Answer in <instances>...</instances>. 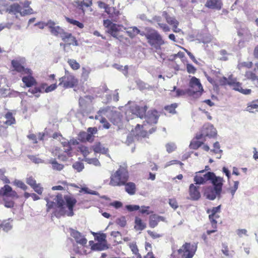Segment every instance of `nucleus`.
<instances>
[{"mask_svg": "<svg viewBox=\"0 0 258 258\" xmlns=\"http://www.w3.org/2000/svg\"><path fill=\"white\" fill-rule=\"evenodd\" d=\"M147 233L153 239L158 238L162 236L161 234L157 233L151 230H148Z\"/></svg>", "mask_w": 258, "mask_h": 258, "instance_id": "0e129e2a", "label": "nucleus"}, {"mask_svg": "<svg viewBox=\"0 0 258 258\" xmlns=\"http://www.w3.org/2000/svg\"><path fill=\"white\" fill-rule=\"evenodd\" d=\"M109 205L114 207L116 209H119L122 207V204L121 202L119 201H115L113 202L110 203Z\"/></svg>", "mask_w": 258, "mask_h": 258, "instance_id": "774afa93", "label": "nucleus"}, {"mask_svg": "<svg viewBox=\"0 0 258 258\" xmlns=\"http://www.w3.org/2000/svg\"><path fill=\"white\" fill-rule=\"evenodd\" d=\"M146 32H143L141 35L145 36L148 40V42L154 48L158 49L163 43L161 35L158 32L150 28H146Z\"/></svg>", "mask_w": 258, "mask_h": 258, "instance_id": "39448f33", "label": "nucleus"}, {"mask_svg": "<svg viewBox=\"0 0 258 258\" xmlns=\"http://www.w3.org/2000/svg\"><path fill=\"white\" fill-rule=\"evenodd\" d=\"M12 226L9 222H3L0 225V230L2 229L4 231H8L11 229Z\"/></svg>", "mask_w": 258, "mask_h": 258, "instance_id": "8fccbe9b", "label": "nucleus"}, {"mask_svg": "<svg viewBox=\"0 0 258 258\" xmlns=\"http://www.w3.org/2000/svg\"><path fill=\"white\" fill-rule=\"evenodd\" d=\"M238 35L239 36L243 37L245 40L250 37L249 31L246 29H242L238 31Z\"/></svg>", "mask_w": 258, "mask_h": 258, "instance_id": "c03bdc74", "label": "nucleus"}, {"mask_svg": "<svg viewBox=\"0 0 258 258\" xmlns=\"http://www.w3.org/2000/svg\"><path fill=\"white\" fill-rule=\"evenodd\" d=\"M221 192H218L216 188L212 187H208L206 188L204 195L210 200H214L217 196H219Z\"/></svg>", "mask_w": 258, "mask_h": 258, "instance_id": "b1692460", "label": "nucleus"}, {"mask_svg": "<svg viewBox=\"0 0 258 258\" xmlns=\"http://www.w3.org/2000/svg\"><path fill=\"white\" fill-rule=\"evenodd\" d=\"M32 72L31 70L30 74H25V75H27V76H24L22 78V80L23 82L27 87H31L36 84V81L32 77Z\"/></svg>", "mask_w": 258, "mask_h": 258, "instance_id": "a878e982", "label": "nucleus"}, {"mask_svg": "<svg viewBox=\"0 0 258 258\" xmlns=\"http://www.w3.org/2000/svg\"><path fill=\"white\" fill-rule=\"evenodd\" d=\"M97 114L95 115V118L99 120L100 122L103 124L104 128H109L110 125L106 119L102 117L103 115L107 117L115 125H118L120 122V113L114 107L101 108Z\"/></svg>", "mask_w": 258, "mask_h": 258, "instance_id": "f03ea898", "label": "nucleus"}, {"mask_svg": "<svg viewBox=\"0 0 258 258\" xmlns=\"http://www.w3.org/2000/svg\"><path fill=\"white\" fill-rule=\"evenodd\" d=\"M217 135V133L215 131L211 132L210 133H205L203 131L197 133L195 137L191 141L189 144V148L193 150H197L208 139H216Z\"/></svg>", "mask_w": 258, "mask_h": 258, "instance_id": "20e7f679", "label": "nucleus"}, {"mask_svg": "<svg viewBox=\"0 0 258 258\" xmlns=\"http://www.w3.org/2000/svg\"><path fill=\"white\" fill-rule=\"evenodd\" d=\"M187 71L189 74H195L196 71V69L194 66L191 64H187L186 66Z\"/></svg>", "mask_w": 258, "mask_h": 258, "instance_id": "69168bd1", "label": "nucleus"}, {"mask_svg": "<svg viewBox=\"0 0 258 258\" xmlns=\"http://www.w3.org/2000/svg\"><path fill=\"white\" fill-rule=\"evenodd\" d=\"M124 29L126 30V33L131 38H134L138 34H140L142 33L143 32L141 31L137 27H131L128 28H126L125 27L123 28Z\"/></svg>", "mask_w": 258, "mask_h": 258, "instance_id": "7c9ffc66", "label": "nucleus"}, {"mask_svg": "<svg viewBox=\"0 0 258 258\" xmlns=\"http://www.w3.org/2000/svg\"><path fill=\"white\" fill-rule=\"evenodd\" d=\"M189 195L191 200H198L201 197L199 186H196L192 183L190 184L189 186Z\"/></svg>", "mask_w": 258, "mask_h": 258, "instance_id": "aec40b11", "label": "nucleus"}, {"mask_svg": "<svg viewBox=\"0 0 258 258\" xmlns=\"http://www.w3.org/2000/svg\"><path fill=\"white\" fill-rule=\"evenodd\" d=\"M80 192H84L85 194H90L92 195H97V191L89 189L88 187H84L81 188Z\"/></svg>", "mask_w": 258, "mask_h": 258, "instance_id": "6e6d98bb", "label": "nucleus"}, {"mask_svg": "<svg viewBox=\"0 0 258 258\" xmlns=\"http://www.w3.org/2000/svg\"><path fill=\"white\" fill-rule=\"evenodd\" d=\"M215 154H221L222 150L220 149V146L218 142H216L214 143V149L211 150Z\"/></svg>", "mask_w": 258, "mask_h": 258, "instance_id": "5fc2aeb1", "label": "nucleus"}, {"mask_svg": "<svg viewBox=\"0 0 258 258\" xmlns=\"http://www.w3.org/2000/svg\"><path fill=\"white\" fill-rule=\"evenodd\" d=\"M44 200L47 202V212L54 209L53 214L56 217L60 218L66 215L68 216H73L74 207L77 202L75 198L70 196H65L63 199L61 194H58L54 199L55 203L51 201L48 197H45Z\"/></svg>", "mask_w": 258, "mask_h": 258, "instance_id": "f257e3e1", "label": "nucleus"}, {"mask_svg": "<svg viewBox=\"0 0 258 258\" xmlns=\"http://www.w3.org/2000/svg\"><path fill=\"white\" fill-rule=\"evenodd\" d=\"M103 25L107 28L106 31L116 38H118V32L124 28L123 26L113 23L109 20H104Z\"/></svg>", "mask_w": 258, "mask_h": 258, "instance_id": "ddd939ff", "label": "nucleus"}, {"mask_svg": "<svg viewBox=\"0 0 258 258\" xmlns=\"http://www.w3.org/2000/svg\"><path fill=\"white\" fill-rule=\"evenodd\" d=\"M95 153L106 154L108 152V149L102 146L100 142H97L92 147Z\"/></svg>", "mask_w": 258, "mask_h": 258, "instance_id": "c756f323", "label": "nucleus"}, {"mask_svg": "<svg viewBox=\"0 0 258 258\" xmlns=\"http://www.w3.org/2000/svg\"><path fill=\"white\" fill-rule=\"evenodd\" d=\"M189 87L190 89H191L192 96H194L196 94L199 93L200 95H201L202 92L204 91L203 86L200 83V80L196 78L195 77H192L190 80Z\"/></svg>", "mask_w": 258, "mask_h": 258, "instance_id": "dca6fc26", "label": "nucleus"}, {"mask_svg": "<svg viewBox=\"0 0 258 258\" xmlns=\"http://www.w3.org/2000/svg\"><path fill=\"white\" fill-rule=\"evenodd\" d=\"M85 161L87 163L90 164H93L94 165L96 166H100L101 165V164L98 160V159L96 158H85L84 159Z\"/></svg>", "mask_w": 258, "mask_h": 258, "instance_id": "37998d69", "label": "nucleus"}, {"mask_svg": "<svg viewBox=\"0 0 258 258\" xmlns=\"http://www.w3.org/2000/svg\"><path fill=\"white\" fill-rule=\"evenodd\" d=\"M71 150L72 148L69 143L64 144V152L68 154V156L63 154H60L58 156V158L62 161H66L68 158V157L71 156Z\"/></svg>", "mask_w": 258, "mask_h": 258, "instance_id": "c85d7f7f", "label": "nucleus"}, {"mask_svg": "<svg viewBox=\"0 0 258 258\" xmlns=\"http://www.w3.org/2000/svg\"><path fill=\"white\" fill-rule=\"evenodd\" d=\"M74 5L78 8L81 9L84 12V7H89L92 5V0H83V1H75Z\"/></svg>", "mask_w": 258, "mask_h": 258, "instance_id": "2f4dec72", "label": "nucleus"}, {"mask_svg": "<svg viewBox=\"0 0 258 258\" xmlns=\"http://www.w3.org/2000/svg\"><path fill=\"white\" fill-rule=\"evenodd\" d=\"M105 12L109 15V17L112 21L117 22V17L120 14L119 11L114 7H108V8H106Z\"/></svg>", "mask_w": 258, "mask_h": 258, "instance_id": "cd10ccee", "label": "nucleus"}, {"mask_svg": "<svg viewBox=\"0 0 258 258\" xmlns=\"http://www.w3.org/2000/svg\"><path fill=\"white\" fill-rule=\"evenodd\" d=\"M257 109H258V100L250 102L246 108L247 111L250 112H253V110Z\"/></svg>", "mask_w": 258, "mask_h": 258, "instance_id": "ea45409f", "label": "nucleus"}, {"mask_svg": "<svg viewBox=\"0 0 258 258\" xmlns=\"http://www.w3.org/2000/svg\"><path fill=\"white\" fill-rule=\"evenodd\" d=\"M147 109V106L141 107L136 104L133 105L131 107L130 110L126 112V115L127 117L130 115V113H132L137 117L142 118L145 116Z\"/></svg>", "mask_w": 258, "mask_h": 258, "instance_id": "f3484780", "label": "nucleus"}, {"mask_svg": "<svg viewBox=\"0 0 258 258\" xmlns=\"http://www.w3.org/2000/svg\"><path fill=\"white\" fill-rule=\"evenodd\" d=\"M159 117V114L156 110L149 111L147 114L145 116V121L143 124H137L135 129H140V128L148 127L147 124L150 125L156 124L157 122Z\"/></svg>", "mask_w": 258, "mask_h": 258, "instance_id": "9d476101", "label": "nucleus"}, {"mask_svg": "<svg viewBox=\"0 0 258 258\" xmlns=\"http://www.w3.org/2000/svg\"><path fill=\"white\" fill-rule=\"evenodd\" d=\"M33 14V10L31 8H27V9L24 11H21L20 15L22 16H25L26 15H30Z\"/></svg>", "mask_w": 258, "mask_h": 258, "instance_id": "e2e57ef3", "label": "nucleus"}, {"mask_svg": "<svg viewBox=\"0 0 258 258\" xmlns=\"http://www.w3.org/2000/svg\"><path fill=\"white\" fill-rule=\"evenodd\" d=\"M252 62L251 61H245L239 63L238 64V67L240 69L242 67H245L247 68H251L252 66Z\"/></svg>", "mask_w": 258, "mask_h": 258, "instance_id": "13d9d810", "label": "nucleus"}, {"mask_svg": "<svg viewBox=\"0 0 258 258\" xmlns=\"http://www.w3.org/2000/svg\"><path fill=\"white\" fill-rule=\"evenodd\" d=\"M68 63L74 70H77L80 68V64L74 59H68Z\"/></svg>", "mask_w": 258, "mask_h": 258, "instance_id": "a19ab883", "label": "nucleus"}, {"mask_svg": "<svg viewBox=\"0 0 258 258\" xmlns=\"http://www.w3.org/2000/svg\"><path fill=\"white\" fill-rule=\"evenodd\" d=\"M128 179L129 174L127 171L120 166L115 172L111 174L109 184L111 186H123Z\"/></svg>", "mask_w": 258, "mask_h": 258, "instance_id": "7ed1b4c3", "label": "nucleus"}, {"mask_svg": "<svg viewBox=\"0 0 258 258\" xmlns=\"http://www.w3.org/2000/svg\"><path fill=\"white\" fill-rule=\"evenodd\" d=\"M163 16L165 17L166 22L170 25H178L179 22L175 17L169 16L166 12H164Z\"/></svg>", "mask_w": 258, "mask_h": 258, "instance_id": "f704fd0d", "label": "nucleus"}, {"mask_svg": "<svg viewBox=\"0 0 258 258\" xmlns=\"http://www.w3.org/2000/svg\"><path fill=\"white\" fill-rule=\"evenodd\" d=\"M147 132L145 130H131L127 137V140L129 142H132L135 139L139 140L142 138H145Z\"/></svg>", "mask_w": 258, "mask_h": 258, "instance_id": "6ab92c4d", "label": "nucleus"}, {"mask_svg": "<svg viewBox=\"0 0 258 258\" xmlns=\"http://www.w3.org/2000/svg\"><path fill=\"white\" fill-rule=\"evenodd\" d=\"M22 10L20 5L17 3L11 5L7 9V12L9 13L16 15L17 13H21Z\"/></svg>", "mask_w": 258, "mask_h": 258, "instance_id": "473e14b6", "label": "nucleus"}, {"mask_svg": "<svg viewBox=\"0 0 258 258\" xmlns=\"http://www.w3.org/2000/svg\"><path fill=\"white\" fill-rule=\"evenodd\" d=\"M59 85H62L65 88H73L78 83L75 77L67 71L65 75L59 79Z\"/></svg>", "mask_w": 258, "mask_h": 258, "instance_id": "f8f14e48", "label": "nucleus"}, {"mask_svg": "<svg viewBox=\"0 0 258 258\" xmlns=\"http://www.w3.org/2000/svg\"><path fill=\"white\" fill-rule=\"evenodd\" d=\"M204 173H205L204 170L196 172L194 179L196 184H203L210 180L214 175V173L211 172H208L205 174H203Z\"/></svg>", "mask_w": 258, "mask_h": 258, "instance_id": "4468645a", "label": "nucleus"}, {"mask_svg": "<svg viewBox=\"0 0 258 258\" xmlns=\"http://www.w3.org/2000/svg\"><path fill=\"white\" fill-rule=\"evenodd\" d=\"M158 224L157 215H153L150 217L149 226L151 228L155 227Z\"/></svg>", "mask_w": 258, "mask_h": 258, "instance_id": "79ce46f5", "label": "nucleus"}, {"mask_svg": "<svg viewBox=\"0 0 258 258\" xmlns=\"http://www.w3.org/2000/svg\"><path fill=\"white\" fill-rule=\"evenodd\" d=\"M88 132H81L78 135V139L82 142H92L94 141V134L97 133V130H87Z\"/></svg>", "mask_w": 258, "mask_h": 258, "instance_id": "a211bd4d", "label": "nucleus"}, {"mask_svg": "<svg viewBox=\"0 0 258 258\" xmlns=\"http://www.w3.org/2000/svg\"><path fill=\"white\" fill-rule=\"evenodd\" d=\"M192 91L190 89H187L186 90L177 89L176 90L175 97H178L181 96H183L186 94L189 96H192Z\"/></svg>", "mask_w": 258, "mask_h": 258, "instance_id": "4c0bfd02", "label": "nucleus"}, {"mask_svg": "<svg viewBox=\"0 0 258 258\" xmlns=\"http://www.w3.org/2000/svg\"><path fill=\"white\" fill-rule=\"evenodd\" d=\"M214 186V188L218 192H221L223 179L220 177H217L215 174L210 179Z\"/></svg>", "mask_w": 258, "mask_h": 258, "instance_id": "5701e85b", "label": "nucleus"}, {"mask_svg": "<svg viewBox=\"0 0 258 258\" xmlns=\"http://www.w3.org/2000/svg\"><path fill=\"white\" fill-rule=\"evenodd\" d=\"M1 195L4 197V205L7 208H13L14 206V202L13 200H9V198L18 199L19 196L16 191L13 190L12 187L6 184L2 188Z\"/></svg>", "mask_w": 258, "mask_h": 258, "instance_id": "423d86ee", "label": "nucleus"}, {"mask_svg": "<svg viewBox=\"0 0 258 258\" xmlns=\"http://www.w3.org/2000/svg\"><path fill=\"white\" fill-rule=\"evenodd\" d=\"M15 183L18 187L21 188V189L24 190L27 189V185L22 181L18 180L17 181H16Z\"/></svg>", "mask_w": 258, "mask_h": 258, "instance_id": "338daca9", "label": "nucleus"}, {"mask_svg": "<svg viewBox=\"0 0 258 258\" xmlns=\"http://www.w3.org/2000/svg\"><path fill=\"white\" fill-rule=\"evenodd\" d=\"M116 224L121 227H124L126 225V220L124 216H121L116 219Z\"/></svg>", "mask_w": 258, "mask_h": 258, "instance_id": "09e8293b", "label": "nucleus"}, {"mask_svg": "<svg viewBox=\"0 0 258 258\" xmlns=\"http://www.w3.org/2000/svg\"><path fill=\"white\" fill-rule=\"evenodd\" d=\"M5 118L6 120L4 122L7 125H10L15 123V119L11 112H8L5 115Z\"/></svg>", "mask_w": 258, "mask_h": 258, "instance_id": "e433bc0d", "label": "nucleus"}, {"mask_svg": "<svg viewBox=\"0 0 258 258\" xmlns=\"http://www.w3.org/2000/svg\"><path fill=\"white\" fill-rule=\"evenodd\" d=\"M130 248H131L133 253L137 256V258H142L141 255L139 252V249L138 248L137 243L136 242H133L130 243L128 244Z\"/></svg>", "mask_w": 258, "mask_h": 258, "instance_id": "c9c22d12", "label": "nucleus"}, {"mask_svg": "<svg viewBox=\"0 0 258 258\" xmlns=\"http://www.w3.org/2000/svg\"><path fill=\"white\" fill-rule=\"evenodd\" d=\"M49 163L52 165V168L53 170L60 171L63 167L64 165L58 163L55 159L50 160Z\"/></svg>", "mask_w": 258, "mask_h": 258, "instance_id": "58836bf2", "label": "nucleus"}, {"mask_svg": "<svg viewBox=\"0 0 258 258\" xmlns=\"http://www.w3.org/2000/svg\"><path fill=\"white\" fill-rule=\"evenodd\" d=\"M26 60L25 58L19 57L15 59H13L11 61V64L14 70L21 75H25V74H30L31 70L28 68H25L24 66Z\"/></svg>", "mask_w": 258, "mask_h": 258, "instance_id": "9b49d317", "label": "nucleus"}, {"mask_svg": "<svg viewBox=\"0 0 258 258\" xmlns=\"http://www.w3.org/2000/svg\"><path fill=\"white\" fill-rule=\"evenodd\" d=\"M205 6L210 9L219 10L222 8V3L221 0H207Z\"/></svg>", "mask_w": 258, "mask_h": 258, "instance_id": "393cba45", "label": "nucleus"}, {"mask_svg": "<svg viewBox=\"0 0 258 258\" xmlns=\"http://www.w3.org/2000/svg\"><path fill=\"white\" fill-rule=\"evenodd\" d=\"M166 151L168 153L174 151L176 149V146L174 143H169L165 145Z\"/></svg>", "mask_w": 258, "mask_h": 258, "instance_id": "3c124183", "label": "nucleus"}, {"mask_svg": "<svg viewBox=\"0 0 258 258\" xmlns=\"http://www.w3.org/2000/svg\"><path fill=\"white\" fill-rule=\"evenodd\" d=\"M125 208L130 212H133L140 210V206L138 205H126Z\"/></svg>", "mask_w": 258, "mask_h": 258, "instance_id": "680f3d73", "label": "nucleus"}, {"mask_svg": "<svg viewBox=\"0 0 258 258\" xmlns=\"http://www.w3.org/2000/svg\"><path fill=\"white\" fill-rule=\"evenodd\" d=\"M123 186H125V191L130 195H134L136 194L137 187L135 183L126 181Z\"/></svg>", "mask_w": 258, "mask_h": 258, "instance_id": "bb28decb", "label": "nucleus"}, {"mask_svg": "<svg viewBox=\"0 0 258 258\" xmlns=\"http://www.w3.org/2000/svg\"><path fill=\"white\" fill-rule=\"evenodd\" d=\"M71 235L75 239L77 243L80 244L85 245L87 242V239L82 236L80 232L76 230L72 229L71 230Z\"/></svg>", "mask_w": 258, "mask_h": 258, "instance_id": "412c9836", "label": "nucleus"}, {"mask_svg": "<svg viewBox=\"0 0 258 258\" xmlns=\"http://www.w3.org/2000/svg\"><path fill=\"white\" fill-rule=\"evenodd\" d=\"M207 212L209 214V219L213 228L211 230H207V233L211 234L217 231V220L220 218L219 213L221 212V205L208 209Z\"/></svg>", "mask_w": 258, "mask_h": 258, "instance_id": "6e6552de", "label": "nucleus"}, {"mask_svg": "<svg viewBox=\"0 0 258 258\" xmlns=\"http://www.w3.org/2000/svg\"><path fill=\"white\" fill-rule=\"evenodd\" d=\"M245 76L247 79H250L252 81H255L258 79V77L255 75V74L251 71L246 72L245 73Z\"/></svg>", "mask_w": 258, "mask_h": 258, "instance_id": "603ef678", "label": "nucleus"}, {"mask_svg": "<svg viewBox=\"0 0 258 258\" xmlns=\"http://www.w3.org/2000/svg\"><path fill=\"white\" fill-rule=\"evenodd\" d=\"M73 167L78 172H81L84 168V166L83 163L77 161L73 164Z\"/></svg>", "mask_w": 258, "mask_h": 258, "instance_id": "de8ad7c7", "label": "nucleus"}, {"mask_svg": "<svg viewBox=\"0 0 258 258\" xmlns=\"http://www.w3.org/2000/svg\"><path fill=\"white\" fill-rule=\"evenodd\" d=\"M150 208V207L149 206H142L141 209L140 208V210H139L140 211V212L142 214H145L146 215H149L151 213V212L149 211Z\"/></svg>", "mask_w": 258, "mask_h": 258, "instance_id": "052dcab7", "label": "nucleus"}, {"mask_svg": "<svg viewBox=\"0 0 258 258\" xmlns=\"http://www.w3.org/2000/svg\"><path fill=\"white\" fill-rule=\"evenodd\" d=\"M219 82L220 85H226L228 84V85L232 87L234 90L239 91L245 95L249 94L251 91L250 89H243L241 87V84L239 82H237L236 79L233 78L231 77H229L228 79H227L225 77L220 78Z\"/></svg>", "mask_w": 258, "mask_h": 258, "instance_id": "0eeeda50", "label": "nucleus"}, {"mask_svg": "<svg viewBox=\"0 0 258 258\" xmlns=\"http://www.w3.org/2000/svg\"><path fill=\"white\" fill-rule=\"evenodd\" d=\"M33 189L34 190L35 192H36L39 195H41L42 194L43 188L41 186L40 183L36 184L32 187Z\"/></svg>", "mask_w": 258, "mask_h": 258, "instance_id": "bf43d9fd", "label": "nucleus"}, {"mask_svg": "<svg viewBox=\"0 0 258 258\" xmlns=\"http://www.w3.org/2000/svg\"><path fill=\"white\" fill-rule=\"evenodd\" d=\"M66 20L68 22L70 23V24H73L74 25H76L80 28H83L84 27V25L82 23L79 22L77 20H73L69 18H66Z\"/></svg>", "mask_w": 258, "mask_h": 258, "instance_id": "864d4df0", "label": "nucleus"}, {"mask_svg": "<svg viewBox=\"0 0 258 258\" xmlns=\"http://www.w3.org/2000/svg\"><path fill=\"white\" fill-rule=\"evenodd\" d=\"M146 224L143 222L140 217H136L134 228L136 230H143L146 228Z\"/></svg>", "mask_w": 258, "mask_h": 258, "instance_id": "72a5a7b5", "label": "nucleus"}, {"mask_svg": "<svg viewBox=\"0 0 258 258\" xmlns=\"http://www.w3.org/2000/svg\"><path fill=\"white\" fill-rule=\"evenodd\" d=\"M197 246L189 242H185L180 248L178 249L177 252L181 254L182 258H192L197 251Z\"/></svg>", "mask_w": 258, "mask_h": 258, "instance_id": "1a4fd4ad", "label": "nucleus"}, {"mask_svg": "<svg viewBox=\"0 0 258 258\" xmlns=\"http://www.w3.org/2000/svg\"><path fill=\"white\" fill-rule=\"evenodd\" d=\"M45 25L49 29L51 34L56 37L61 38L66 33L63 29L56 25V24L51 20L48 21Z\"/></svg>", "mask_w": 258, "mask_h": 258, "instance_id": "2eb2a0df", "label": "nucleus"}, {"mask_svg": "<svg viewBox=\"0 0 258 258\" xmlns=\"http://www.w3.org/2000/svg\"><path fill=\"white\" fill-rule=\"evenodd\" d=\"M169 204L174 210H176L178 207V203L175 198L169 199Z\"/></svg>", "mask_w": 258, "mask_h": 258, "instance_id": "4d7b16f0", "label": "nucleus"}, {"mask_svg": "<svg viewBox=\"0 0 258 258\" xmlns=\"http://www.w3.org/2000/svg\"><path fill=\"white\" fill-rule=\"evenodd\" d=\"M106 248V245L105 244L102 243L101 242H98L95 243L92 246V248L94 250L101 251L105 249Z\"/></svg>", "mask_w": 258, "mask_h": 258, "instance_id": "49530a36", "label": "nucleus"}, {"mask_svg": "<svg viewBox=\"0 0 258 258\" xmlns=\"http://www.w3.org/2000/svg\"><path fill=\"white\" fill-rule=\"evenodd\" d=\"M177 107L176 103H173L170 105L166 106L164 107L165 110L167 111L168 112L174 114L176 113L175 109Z\"/></svg>", "mask_w": 258, "mask_h": 258, "instance_id": "a18cd8bd", "label": "nucleus"}, {"mask_svg": "<svg viewBox=\"0 0 258 258\" xmlns=\"http://www.w3.org/2000/svg\"><path fill=\"white\" fill-rule=\"evenodd\" d=\"M61 39L67 44L68 47L71 45L75 46L78 45V43L77 40L76 39V38L71 33L66 32L61 38Z\"/></svg>", "mask_w": 258, "mask_h": 258, "instance_id": "4be33fe9", "label": "nucleus"}]
</instances>
